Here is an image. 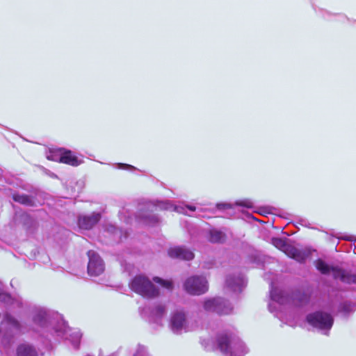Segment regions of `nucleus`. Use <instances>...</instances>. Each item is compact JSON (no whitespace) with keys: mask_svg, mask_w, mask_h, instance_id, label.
Listing matches in <instances>:
<instances>
[{"mask_svg":"<svg viewBox=\"0 0 356 356\" xmlns=\"http://www.w3.org/2000/svg\"><path fill=\"white\" fill-rule=\"evenodd\" d=\"M130 286L133 291L146 298H153L159 294L158 290L152 282L142 275L135 277Z\"/></svg>","mask_w":356,"mask_h":356,"instance_id":"obj_1","label":"nucleus"},{"mask_svg":"<svg viewBox=\"0 0 356 356\" xmlns=\"http://www.w3.org/2000/svg\"><path fill=\"white\" fill-rule=\"evenodd\" d=\"M184 289L191 295L200 296L208 291V281L203 276H191L185 280Z\"/></svg>","mask_w":356,"mask_h":356,"instance_id":"obj_2","label":"nucleus"},{"mask_svg":"<svg viewBox=\"0 0 356 356\" xmlns=\"http://www.w3.org/2000/svg\"><path fill=\"white\" fill-rule=\"evenodd\" d=\"M203 307L207 312H216L219 314H227L232 308L221 298H211L203 302Z\"/></svg>","mask_w":356,"mask_h":356,"instance_id":"obj_3","label":"nucleus"},{"mask_svg":"<svg viewBox=\"0 0 356 356\" xmlns=\"http://www.w3.org/2000/svg\"><path fill=\"white\" fill-rule=\"evenodd\" d=\"M307 318L309 324L320 329H330L333 323L331 316L323 312L309 314Z\"/></svg>","mask_w":356,"mask_h":356,"instance_id":"obj_4","label":"nucleus"},{"mask_svg":"<svg viewBox=\"0 0 356 356\" xmlns=\"http://www.w3.org/2000/svg\"><path fill=\"white\" fill-rule=\"evenodd\" d=\"M170 327L171 330L177 334L187 331L188 325L185 314L181 312L174 313L170 318Z\"/></svg>","mask_w":356,"mask_h":356,"instance_id":"obj_5","label":"nucleus"},{"mask_svg":"<svg viewBox=\"0 0 356 356\" xmlns=\"http://www.w3.org/2000/svg\"><path fill=\"white\" fill-rule=\"evenodd\" d=\"M315 251V250L308 247L298 248L291 245L286 255L298 262L302 263L310 257L312 252Z\"/></svg>","mask_w":356,"mask_h":356,"instance_id":"obj_6","label":"nucleus"},{"mask_svg":"<svg viewBox=\"0 0 356 356\" xmlns=\"http://www.w3.org/2000/svg\"><path fill=\"white\" fill-rule=\"evenodd\" d=\"M154 207L163 210H172L180 213H187L186 210L195 211L196 207L191 205H174L170 201H157Z\"/></svg>","mask_w":356,"mask_h":356,"instance_id":"obj_7","label":"nucleus"},{"mask_svg":"<svg viewBox=\"0 0 356 356\" xmlns=\"http://www.w3.org/2000/svg\"><path fill=\"white\" fill-rule=\"evenodd\" d=\"M168 254L170 257L180 260L190 261L194 258V253L185 246H175L170 248Z\"/></svg>","mask_w":356,"mask_h":356,"instance_id":"obj_8","label":"nucleus"},{"mask_svg":"<svg viewBox=\"0 0 356 356\" xmlns=\"http://www.w3.org/2000/svg\"><path fill=\"white\" fill-rule=\"evenodd\" d=\"M100 218V213L96 212L90 215L81 216L78 219V225L81 229H90L99 221Z\"/></svg>","mask_w":356,"mask_h":356,"instance_id":"obj_9","label":"nucleus"},{"mask_svg":"<svg viewBox=\"0 0 356 356\" xmlns=\"http://www.w3.org/2000/svg\"><path fill=\"white\" fill-rule=\"evenodd\" d=\"M245 284V281L240 275L229 276L226 279V286L234 291H241Z\"/></svg>","mask_w":356,"mask_h":356,"instance_id":"obj_10","label":"nucleus"},{"mask_svg":"<svg viewBox=\"0 0 356 356\" xmlns=\"http://www.w3.org/2000/svg\"><path fill=\"white\" fill-rule=\"evenodd\" d=\"M61 163H64L73 166H77L81 163V161L70 150L63 149Z\"/></svg>","mask_w":356,"mask_h":356,"instance_id":"obj_11","label":"nucleus"},{"mask_svg":"<svg viewBox=\"0 0 356 356\" xmlns=\"http://www.w3.org/2000/svg\"><path fill=\"white\" fill-rule=\"evenodd\" d=\"M88 256L89 261L87 267H102L104 265L103 260L95 252L88 251Z\"/></svg>","mask_w":356,"mask_h":356,"instance_id":"obj_12","label":"nucleus"},{"mask_svg":"<svg viewBox=\"0 0 356 356\" xmlns=\"http://www.w3.org/2000/svg\"><path fill=\"white\" fill-rule=\"evenodd\" d=\"M270 243L275 248L280 250L281 251L284 252L286 254L287 252L289 251V249L291 246V245L286 242V240L285 238H277V237L272 238Z\"/></svg>","mask_w":356,"mask_h":356,"instance_id":"obj_13","label":"nucleus"},{"mask_svg":"<svg viewBox=\"0 0 356 356\" xmlns=\"http://www.w3.org/2000/svg\"><path fill=\"white\" fill-rule=\"evenodd\" d=\"M17 356H36V353L31 346L21 345L17 349Z\"/></svg>","mask_w":356,"mask_h":356,"instance_id":"obj_14","label":"nucleus"},{"mask_svg":"<svg viewBox=\"0 0 356 356\" xmlns=\"http://www.w3.org/2000/svg\"><path fill=\"white\" fill-rule=\"evenodd\" d=\"M274 260L275 259L271 257L257 253L254 255L253 262L258 265L273 264L274 263Z\"/></svg>","mask_w":356,"mask_h":356,"instance_id":"obj_15","label":"nucleus"},{"mask_svg":"<svg viewBox=\"0 0 356 356\" xmlns=\"http://www.w3.org/2000/svg\"><path fill=\"white\" fill-rule=\"evenodd\" d=\"M82 272L81 273V276L87 278V277H95L101 275L104 268H81Z\"/></svg>","mask_w":356,"mask_h":356,"instance_id":"obj_16","label":"nucleus"},{"mask_svg":"<svg viewBox=\"0 0 356 356\" xmlns=\"http://www.w3.org/2000/svg\"><path fill=\"white\" fill-rule=\"evenodd\" d=\"M13 200L26 206L33 205V200L26 195L13 194Z\"/></svg>","mask_w":356,"mask_h":356,"instance_id":"obj_17","label":"nucleus"},{"mask_svg":"<svg viewBox=\"0 0 356 356\" xmlns=\"http://www.w3.org/2000/svg\"><path fill=\"white\" fill-rule=\"evenodd\" d=\"M224 234L218 230L212 229L209 232V240L212 243H220L224 240Z\"/></svg>","mask_w":356,"mask_h":356,"instance_id":"obj_18","label":"nucleus"},{"mask_svg":"<svg viewBox=\"0 0 356 356\" xmlns=\"http://www.w3.org/2000/svg\"><path fill=\"white\" fill-rule=\"evenodd\" d=\"M63 149H58L56 150H50L47 154V158L49 160L54 161H61L62 152Z\"/></svg>","mask_w":356,"mask_h":356,"instance_id":"obj_19","label":"nucleus"},{"mask_svg":"<svg viewBox=\"0 0 356 356\" xmlns=\"http://www.w3.org/2000/svg\"><path fill=\"white\" fill-rule=\"evenodd\" d=\"M155 282L159 283L161 286L165 289L171 290L173 288V283L170 280H163L158 277L154 278Z\"/></svg>","mask_w":356,"mask_h":356,"instance_id":"obj_20","label":"nucleus"},{"mask_svg":"<svg viewBox=\"0 0 356 356\" xmlns=\"http://www.w3.org/2000/svg\"><path fill=\"white\" fill-rule=\"evenodd\" d=\"M218 346L222 352H227L229 348V340L228 338L225 337H221L218 339Z\"/></svg>","mask_w":356,"mask_h":356,"instance_id":"obj_21","label":"nucleus"},{"mask_svg":"<svg viewBox=\"0 0 356 356\" xmlns=\"http://www.w3.org/2000/svg\"><path fill=\"white\" fill-rule=\"evenodd\" d=\"M235 204L236 206H238V207L248 208V209H254V202L252 200H248V199L237 201V202H236Z\"/></svg>","mask_w":356,"mask_h":356,"instance_id":"obj_22","label":"nucleus"},{"mask_svg":"<svg viewBox=\"0 0 356 356\" xmlns=\"http://www.w3.org/2000/svg\"><path fill=\"white\" fill-rule=\"evenodd\" d=\"M145 221L147 224L154 225L155 223L159 222V218H158V217H156L155 216H149L145 217Z\"/></svg>","mask_w":356,"mask_h":356,"instance_id":"obj_23","label":"nucleus"},{"mask_svg":"<svg viewBox=\"0 0 356 356\" xmlns=\"http://www.w3.org/2000/svg\"><path fill=\"white\" fill-rule=\"evenodd\" d=\"M116 165H118V168L122 169V170H132L136 169L135 167H134L133 165H129V164L120 163H117Z\"/></svg>","mask_w":356,"mask_h":356,"instance_id":"obj_24","label":"nucleus"},{"mask_svg":"<svg viewBox=\"0 0 356 356\" xmlns=\"http://www.w3.org/2000/svg\"><path fill=\"white\" fill-rule=\"evenodd\" d=\"M316 267L321 268V267H330V266L323 259H318L316 261Z\"/></svg>","mask_w":356,"mask_h":356,"instance_id":"obj_25","label":"nucleus"},{"mask_svg":"<svg viewBox=\"0 0 356 356\" xmlns=\"http://www.w3.org/2000/svg\"><path fill=\"white\" fill-rule=\"evenodd\" d=\"M271 297L274 300H275L277 302H282V301L281 300V297H280L279 295L277 294L275 291H271Z\"/></svg>","mask_w":356,"mask_h":356,"instance_id":"obj_26","label":"nucleus"},{"mask_svg":"<svg viewBox=\"0 0 356 356\" xmlns=\"http://www.w3.org/2000/svg\"><path fill=\"white\" fill-rule=\"evenodd\" d=\"M155 314H157V315H161L165 313V308L163 307V306H159L156 309H155Z\"/></svg>","mask_w":356,"mask_h":356,"instance_id":"obj_27","label":"nucleus"},{"mask_svg":"<svg viewBox=\"0 0 356 356\" xmlns=\"http://www.w3.org/2000/svg\"><path fill=\"white\" fill-rule=\"evenodd\" d=\"M321 270V273L323 274H326L327 273H329L330 270H332V271L334 272V274L335 275L336 274V272H337V270H339V268H320Z\"/></svg>","mask_w":356,"mask_h":356,"instance_id":"obj_28","label":"nucleus"},{"mask_svg":"<svg viewBox=\"0 0 356 356\" xmlns=\"http://www.w3.org/2000/svg\"><path fill=\"white\" fill-rule=\"evenodd\" d=\"M218 207L219 209H232V205L230 204H227V203L219 204L218 205Z\"/></svg>","mask_w":356,"mask_h":356,"instance_id":"obj_29","label":"nucleus"},{"mask_svg":"<svg viewBox=\"0 0 356 356\" xmlns=\"http://www.w3.org/2000/svg\"><path fill=\"white\" fill-rule=\"evenodd\" d=\"M7 321L9 323L15 325V326H17V322L13 318H11L10 316H7Z\"/></svg>","mask_w":356,"mask_h":356,"instance_id":"obj_30","label":"nucleus"},{"mask_svg":"<svg viewBox=\"0 0 356 356\" xmlns=\"http://www.w3.org/2000/svg\"><path fill=\"white\" fill-rule=\"evenodd\" d=\"M9 298V297L0 291V299L2 300H5L6 299Z\"/></svg>","mask_w":356,"mask_h":356,"instance_id":"obj_31","label":"nucleus"},{"mask_svg":"<svg viewBox=\"0 0 356 356\" xmlns=\"http://www.w3.org/2000/svg\"><path fill=\"white\" fill-rule=\"evenodd\" d=\"M341 280L343 282H349L350 281V278L345 276L344 275H342L341 277Z\"/></svg>","mask_w":356,"mask_h":356,"instance_id":"obj_32","label":"nucleus"},{"mask_svg":"<svg viewBox=\"0 0 356 356\" xmlns=\"http://www.w3.org/2000/svg\"><path fill=\"white\" fill-rule=\"evenodd\" d=\"M234 350L233 351L231 352V355L233 356V355H236L237 354V350L236 349V348H234Z\"/></svg>","mask_w":356,"mask_h":356,"instance_id":"obj_33","label":"nucleus"},{"mask_svg":"<svg viewBox=\"0 0 356 356\" xmlns=\"http://www.w3.org/2000/svg\"><path fill=\"white\" fill-rule=\"evenodd\" d=\"M327 15H330V13L325 12V13L323 14V17L326 19L327 18Z\"/></svg>","mask_w":356,"mask_h":356,"instance_id":"obj_34","label":"nucleus"},{"mask_svg":"<svg viewBox=\"0 0 356 356\" xmlns=\"http://www.w3.org/2000/svg\"><path fill=\"white\" fill-rule=\"evenodd\" d=\"M345 239L347 241H352V236L346 237Z\"/></svg>","mask_w":356,"mask_h":356,"instance_id":"obj_35","label":"nucleus"},{"mask_svg":"<svg viewBox=\"0 0 356 356\" xmlns=\"http://www.w3.org/2000/svg\"><path fill=\"white\" fill-rule=\"evenodd\" d=\"M135 356H140V355L139 352H138V353L135 355Z\"/></svg>","mask_w":356,"mask_h":356,"instance_id":"obj_36","label":"nucleus"}]
</instances>
